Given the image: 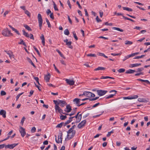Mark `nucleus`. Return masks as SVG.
<instances>
[{
    "mask_svg": "<svg viewBox=\"0 0 150 150\" xmlns=\"http://www.w3.org/2000/svg\"><path fill=\"white\" fill-rule=\"evenodd\" d=\"M76 131L75 130L71 129L70 128L67 132L68 134L67 137L65 138V140H69L72 138L75 135Z\"/></svg>",
    "mask_w": 150,
    "mask_h": 150,
    "instance_id": "nucleus-1",
    "label": "nucleus"
},
{
    "mask_svg": "<svg viewBox=\"0 0 150 150\" xmlns=\"http://www.w3.org/2000/svg\"><path fill=\"white\" fill-rule=\"evenodd\" d=\"M1 33L5 37H10L13 35V34L10 31L8 30L7 28L4 29L2 31Z\"/></svg>",
    "mask_w": 150,
    "mask_h": 150,
    "instance_id": "nucleus-2",
    "label": "nucleus"
},
{
    "mask_svg": "<svg viewBox=\"0 0 150 150\" xmlns=\"http://www.w3.org/2000/svg\"><path fill=\"white\" fill-rule=\"evenodd\" d=\"M62 135L63 134L60 131V132L59 133V135L58 136V140H57V137L56 136H55V141L57 143H62Z\"/></svg>",
    "mask_w": 150,
    "mask_h": 150,
    "instance_id": "nucleus-3",
    "label": "nucleus"
},
{
    "mask_svg": "<svg viewBox=\"0 0 150 150\" xmlns=\"http://www.w3.org/2000/svg\"><path fill=\"white\" fill-rule=\"evenodd\" d=\"M38 23L40 29H41L42 25L43 20L41 15L40 13L38 14Z\"/></svg>",
    "mask_w": 150,
    "mask_h": 150,
    "instance_id": "nucleus-4",
    "label": "nucleus"
},
{
    "mask_svg": "<svg viewBox=\"0 0 150 150\" xmlns=\"http://www.w3.org/2000/svg\"><path fill=\"white\" fill-rule=\"evenodd\" d=\"M83 95L88 98L94 97L95 96V95L94 93L89 91H84Z\"/></svg>",
    "mask_w": 150,
    "mask_h": 150,
    "instance_id": "nucleus-5",
    "label": "nucleus"
},
{
    "mask_svg": "<svg viewBox=\"0 0 150 150\" xmlns=\"http://www.w3.org/2000/svg\"><path fill=\"white\" fill-rule=\"evenodd\" d=\"M117 91L115 90H112L109 91L110 93H114L113 94H111L108 96H106L105 97V99H108L110 98H113L116 94Z\"/></svg>",
    "mask_w": 150,
    "mask_h": 150,
    "instance_id": "nucleus-6",
    "label": "nucleus"
},
{
    "mask_svg": "<svg viewBox=\"0 0 150 150\" xmlns=\"http://www.w3.org/2000/svg\"><path fill=\"white\" fill-rule=\"evenodd\" d=\"M97 92L98 95L100 96H101L105 94L107 91L105 90H97Z\"/></svg>",
    "mask_w": 150,
    "mask_h": 150,
    "instance_id": "nucleus-7",
    "label": "nucleus"
},
{
    "mask_svg": "<svg viewBox=\"0 0 150 150\" xmlns=\"http://www.w3.org/2000/svg\"><path fill=\"white\" fill-rule=\"evenodd\" d=\"M19 131L21 134V136L23 137L26 134V132L25 129L21 127H20Z\"/></svg>",
    "mask_w": 150,
    "mask_h": 150,
    "instance_id": "nucleus-8",
    "label": "nucleus"
},
{
    "mask_svg": "<svg viewBox=\"0 0 150 150\" xmlns=\"http://www.w3.org/2000/svg\"><path fill=\"white\" fill-rule=\"evenodd\" d=\"M64 42L66 43V45H67L69 48L71 49L73 48V46L71 45L72 42L71 41H68V40L66 39V40H64Z\"/></svg>",
    "mask_w": 150,
    "mask_h": 150,
    "instance_id": "nucleus-9",
    "label": "nucleus"
},
{
    "mask_svg": "<svg viewBox=\"0 0 150 150\" xmlns=\"http://www.w3.org/2000/svg\"><path fill=\"white\" fill-rule=\"evenodd\" d=\"M86 120H85L82 121L77 126L78 127L79 129H81L84 127L86 124Z\"/></svg>",
    "mask_w": 150,
    "mask_h": 150,
    "instance_id": "nucleus-10",
    "label": "nucleus"
},
{
    "mask_svg": "<svg viewBox=\"0 0 150 150\" xmlns=\"http://www.w3.org/2000/svg\"><path fill=\"white\" fill-rule=\"evenodd\" d=\"M18 144H8V145H6L5 146V149L9 148L10 149H13L14 147L17 146Z\"/></svg>",
    "mask_w": 150,
    "mask_h": 150,
    "instance_id": "nucleus-11",
    "label": "nucleus"
},
{
    "mask_svg": "<svg viewBox=\"0 0 150 150\" xmlns=\"http://www.w3.org/2000/svg\"><path fill=\"white\" fill-rule=\"evenodd\" d=\"M74 117L76 119V121H75V122L77 123L79 122L82 118V114H80L79 115V116L77 115H76L75 116H74Z\"/></svg>",
    "mask_w": 150,
    "mask_h": 150,
    "instance_id": "nucleus-12",
    "label": "nucleus"
},
{
    "mask_svg": "<svg viewBox=\"0 0 150 150\" xmlns=\"http://www.w3.org/2000/svg\"><path fill=\"white\" fill-rule=\"evenodd\" d=\"M58 104H60V106L62 107H63L67 104L66 102L64 100H59V103Z\"/></svg>",
    "mask_w": 150,
    "mask_h": 150,
    "instance_id": "nucleus-13",
    "label": "nucleus"
},
{
    "mask_svg": "<svg viewBox=\"0 0 150 150\" xmlns=\"http://www.w3.org/2000/svg\"><path fill=\"white\" fill-rule=\"evenodd\" d=\"M80 99L78 98H75L73 100V101L74 104L76 105L77 106L80 105Z\"/></svg>",
    "mask_w": 150,
    "mask_h": 150,
    "instance_id": "nucleus-14",
    "label": "nucleus"
},
{
    "mask_svg": "<svg viewBox=\"0 0 150 150\" xmlns=\"http://www.w3.org/2000/svg\"><path fill=\"white\" fill-rule=\"evenodd\" d=\"M50 77L51 75L49 73H48L47 74L45 75L44 76V79L46 82L49 81Z\"/></svg>",
    "mask_w": 150,
    "mask_h": 150,
    "instance_id": "nucleus-15",
    "label": "nucleus"
},
{
    "mask_svg": "<svg viewBox=\"0 0 150 150\" xmlns=\"http://www.w3.org/2000/svg\"><path fill=\"white\" fill-rule=\"evenodd\" d=\"M65 81L68 84L70 85H73L75 83L73 80H71L68 79H66Z\"/></svg>",
    "mask_w": 150,
    "mask_h": 150,
    "instance_id": "nucleus-16",
    "label": "nucleus"
},
{
    "mask_svg": "<svg viewBox=\"0 0 150 150\" xmlns=\"http://www.w3.org/2000/svg\"><path fill=\"white\" fill-rule=\"evenodd\" d=\"M55 108L56 111H57L59 113L61 114L63 113V110L62 109L60 108L59 107V105H55Z\"/></svg>",
    "mask_w": 150,
    "mask_h": 150,
    "instance_id": "nucleus-17",
    "label": "nucleus"
},
{
    "mask_svg": "<svg viewBox=\"0 0 150 150\" xmlns=\"http://www.w3.org/2000/svg\"><path fill=\"white\" fill-rule=\"evenodd\" d=\"M138 100L140 102H144V103H147L149 102V99H147L145 98H139L138 99Z\"/></svg>",
    "mask_w": 150,
    "mask_h": 150,
    "instance_id": "nucleus-18",
    "label": "nucleus"
},
{
    "mask_svg": "<svg viewBox=\"0 0 150 150\" xmlns=\"http://www.w3.org/2000/svg\"><path fill=\"white\" fill-rule=\"evenodd\" d=\"M6 111L4 110H1L0 111V115H2L3 117L4 118L6 117Z\"/></svg>",
    "mask_w": 150,
    "mask_h": 150,
    "instance_id": "nucleus-19",
    "label": "nucleus"
},
{
    "mask_svg": "<svg viewBox=\"0 0 150 150\" xmlns=\"http://www.w3.org/2000/svg\"><path fill=\"white\" fill-rule=\"evenodd\" d=\"M67 110H64V111L67 112H70L72 110L71 107L69 105H68L66 106Z\"/></svg>",
    "mask_w": 150,
    "mask_h": 150,
    "instance_id": "nucleus-20",
    "label": "nucleus"
},
{
    "mask_svg": "<svg viewBox=\"0 0 150 150\" xmlns=\"http://www.w3.org/2000/svg\"><path fill=\"white\" fill-rule=\"evenodd\" d=\"M8 26L10 27V28L13 31H14L16 33H17L18 35H20V34L19 33L18 31L16 29H15L14 28L12 27L11 25H8Z\"/></svg>",
    "mask_w": 150,
    "mask_h": 150,
    "instance_id": "nucleus-21",
    "label": "nucleus"
},
{
    "mask_svg": "<svg viewBox=\"0 0 150 150\" xmlns=\"http://www.w3.org/2000/svg\"><path fill=\"white\" fill-rule=\"evenodd\" d=\"M40 38L41 39L42 45L44 46L45 45V38L43 34L41 35V36L40 37Z\"/></svg>",
    "mask_w": 150,
    "mask_h": 150,
    "instance_id": "nucleus-22",
    "label": "nucleus"
},
{
    "mask_svg": "<svg viewBox=\"0 0 150 150\" xmlns=\"http://www.w3.org/2000/svg\"><path fill=\"white\" fill-rule=\"evenodd\" d=\"M134 72H136L135 70L130 69L126 71L125 73L126 74H133Z\"/></svg>",
    "mask_w": 150,
    "mask_h": 150,
    "instance_id": "nucleus-23",
    "label": "nucleus"
},
{
    "mask_svg": "<svg viewBox=\"0 0 150 150\" xmlns=\"http://www.w3.org/2000/svg\"><path fill=\"white\" fill-rule=\"evenodd\" d=\"M105 69V68L103 67H99L98 68L95 69L94 71H96L98 70H104Z\"/></svg>",
    "mask_w": 150,
    "mask_h": 150,
    "instance_id": "nucleus-24",
    "label": "nucleus"
},
{
    "mask_svg": "<svg viewBox=\"0 0 150 150\" xmlns=\"http://www.w3.org/2000/svg\"><path fill=\"white\" fill-rule=\"evenodd\" d=\"M27 60L28 61L29 63L31 64L34 67H36L35 66L34 64L33 63V62H32L31 60L29 57H28L27 58Z\"/></svg>",
    "mask_w": 150,
    "mask_h": 150,
    "instance_id": "nucleus-25",
    "label": "nucleus"
},
{
    "mask_svg": "<svg viewBox=\"0 0 150 150\" xmlns=\"http://www.w3.org/2000/svg\"><path fill=\"white\" fill-rule=\"evenodd\" d=\"M77 108H74L73 109V110L72 111V112L69 115L70 116H71L72 115H74L75 114V113H76V111Z\"/></svg>",
    "mask_w": 150,
    "mask_h": 150,
    "instance_id": "nucleus-26",
    "label": "nucleus"
},
{
    "mask_svg": "<svg viewBox=\"0 0 150 150\" xmlns=\"http://www.w3.org/2000/svg\"><path fill=\"white\" fill-rule=\"evenodd\" d=\"M20 40L21 42H18V44H20V45L23 44L25 47H26L27 46L26 45L25 43L24 42L23 40H22L21 39H20Z\"/></svg>",
    "mask_w": 150,
    "mask_h": 150,
    "instance_id": "nucleus-27",
    "label": "nucleus"
},
{
    "mask_svg": "<svg viewBox=\"0 0 150 150\" xmlns=\"http://www.w3.org/2000/svg\"><path fill=\"white\" fill-rule=\"evenodd\" d=\"M112 29L115 30H116L118 31H119L121 32H123V30L120 29L119 28L115 27H113L112 28Z\"/></svg>",
    "mask_w": 150,
    "mask_h": 150,
    "instance_id": "nucleus-28",
    "label": "nucleus"
},
{
    "mask_svg": "<svg viewBox=\"0 0 150 150\" xmlns=\"http://www.w3.org/2000/svg\"><path fill=\"white\" fill-rule=\"evenodd\" d=\"M141 65V64L140 63L133 64H131V67H135L140 66Z\"/></svg>",
    "mask_w": 150,
    "mask_h": 150,
    "instance_id": "nucleus-29",
    "label": "nucleus"
},
{
    "mask_svg": "<svg viewBox=\"0 0 150 150\" xmlns=\"http://www.w3.org/2000/svg\"><path fill=\"white\" fill-rule=\"evenodd\" d=\"M123 9L124 10H127L129 11H132V9L126 7H122Z\"/></svg>",
    "mask_w": 150,
    "mask_h": 150,
    "instance_id": "nucleus-30",
    "label": "nucleus"
},
{
    "mask_svg": "<svg viewBox=\"0 0 150 150\" xmlns=\"http://www.w3.org/2000/svg\"><path fill=\"white\" fill-rule=\"evenodd\" d=\"M22 32H23V35L25 37L28 38H29V34L27 33L24 30H23Z\"/></svg>",
    "mask_w": 150,
    "mask_h": 150,
    "instance_id": "nucleus-31",
    "label": "nucleus"
},
{
    "mask_svg": "<svg viewBox=\"0 0 150 150\" xmlns=\"http://www.w3.org/2000/svg\"><path fill=\"white\" fill-rule=\"evenodd\" d=\"M67 118V117L66 115H64L62 114L60 116V118L62 120H64Z\"/></svg>",
    "mask_w": 150,
    "mask_h": 150,
    "instance_id": "nucleus-32",
    "label": "nucleus"
},
{
    "mask_svg": "<svg viewBox=\"0 0 150 150\" xmlns=\"http://www.w3.org/2000/svg\"><path fill=\"white\" fill-rule=\"evenodd\" d=\"M62 125L64 126V122H61L60 123L58 124L56 126V128H60L62 127Z\"/></svg>",
    "mask_w": 150,
    "mask_h": 150,
    "instance_id": "nucleus-33",
    "label": "nucleus"
},
{
    "mask_svg": "<svg viewBox=\"0 0 150 150\" xmlns=\"http://www.w3.org/2000/svg\"><path fill=\"white\" fill-rule=\"evenodd\" d=\"M132 43H133V42H132L128 41V40H126L125 41V44L126 45H131L132 44Z\"/></svg>",
    "mask_w": 150,
    "mask_h": 150,
    "instance_id": "nucleus-34",
    "label": "nucleus"
},
{
    "mask_svg": "<svg viewBox=\"0 0 150 150\" xmlns=\"http://www.w3.org/2000/svg\"><path fill=\"white\" fill-rule=\"evenodd\" d=\"M64 34L66 35H68L69 34V32L68 29H65L64 31Z\"/></svg>",
    "mask_w": 150,
    "mask_h": 150,
    "instance_id": "nucleus-35",
    "label": "nucleus"
},
{
    "mask_svg": "<svg viewBox=\"0 0 150 150\" xmlns=\"http://www.w3.org/2000/svg\"><path fill=\"white\" fill-rule=\"evenodd\" d=\"M45 19L46 22H47V24L48 25V27L50 28L51 27V25L50 23L49 20L47 18H46Z\"/></svg>",
    "mask_w": 150,
    "mask_h": 150,
    "instance_id": "nucleus-36",
    "label": "nucleus"
},
{
    "mask_svg": "<svg viewBox=\"0 0 150 150\" xmlns=\"http://www.w3.org/2000/svg\"><path fill=\"white\" fill-rule=\"evenodd\" d=\"M52 2H53V5H54V10L55 11H58V9L57 8V6H56V4H55L54 1H52Z\"/></svg>",
    "mask_w": 150,
    "mask_h": 150,
    "instance_id": "nucleus-37",
    "label": "nucleus"
},
{
    "mask_svg": "<svg viewBox=\"0 0 150 150\" xmlns=\"http://www.w3.org/2000/svg\"><path fill=\"white\" fill-rule=\"evenodd\" d=\"M24 26L25 27V28L26 29H27L29 31H31V29L30 28V27L29 26H28V25H24Z\"/></svg>",
    "mask_w": 150,
    "mask_h": 150,
    "instance_id": "nucleus-38",
    "label": "nucleus"
},
{
    "mask_svg": "<svg viewBox=\"0 0 150 150\" xmlns=\"http://www.w3.org/2000/svg\"><path fill=\"white\" fill-rule=\"evenodd\" d=\"M87 56L88 57H96V56L95 54H88L87 55Z\"/></svg>",
    "mask_w": 150,
    "mask_h": 150,
    "instance_id": "nucleus-39",
    "label": "nucleus"
},
{
    "mask_svg": "<svg viewBox=\"0 0 150 150\" xmlns=\"http://www.w3.org/2000/svg\"><path fill=\"white\" fill-rule=\"evenodd\" d=\"M25 117H23L21 119V123L22 125H23L24 121H25Z\"/></svg>",
    "mask_w": 150,
    "mask_h": 150,
    "instance_id": "nucleus-40",
    "label": "nucleus"
},
{
    "mask_svg": "<svg viewBox=\"0 0 150 150\" xmlns=\"http://www.w3.org/2000/svg\"><path fill=\"white\" fill-rule=\"evenodd\" d=\"M118 71L119 73H122L125 71V69H120L118 70Z\"/></svg>",
    "mask_w": 150,
    "mask_h": 150,
    "instance_id": "nucleus-41",
    "label": "nucleus"
},
{
    "mask_svg": "<svg viewBox=\"0 0 150 150\" xmlns=\"http://www.w3.org/2000/svg\"><path fill=\"white\" fill-rule=\"evenodd\" d=\"M25 14H26L29 17H30V12L28 11V10H25Z\"/></svg>",
    "mask_w": 150,
    "mask_h": 150,
    "instance_id": "nucleus-42",
    "label": "nucleus"
},
{
    "mask_svg": "<svg viewBox=\"0 0 150 150\" xmlns=\"http://www.w3.org/2000/svg\"><path fill=\"white\" fill-rule=\"evenodd\" d=\"M113 130L112 129L111 131L110 132H108V134H107V137H109V136H110V135H111V133H113Z\"/></svg>",
    "mask_w": 150,
    "mask_h": 150,
    "instance_id": "nucleus-43",
    "label": "nucleus"
},
{
    "mask_svg": "<svg viewBox=\"0 0 150 150\" xmlns=\"http://www.w3.org/2000/svg\"><path fill=\"white\" fill-rule=\"evenodd\" d=\"M99 98V97H96L94 98H90L89 100L90 101L98 99Z\"/></svg>",
    "mask_w": 150,
    "mask_h": 150,
    "instance_id": "nucleus-44",
    "label": "nucleus"
},
{
    "mask_svg": "<svg viewBox=\"0 0 150 150\" xmlns=\"http://www.w3.org/2000/svg\"><path fill=\"white\" fill-rule=\"evenodd\" d=\"M56 51L58 52L61 57H64V55L63 54H62L61 52L58 49L56 50Z\"/></svg>",
    "mask_w": 150,
    "mask_h": 150,
    "instance_id": "nucleus-45",
    "label": "nucleus"
},
{
    "mask_svg": "<svg viewBox=\"0 0 150 150\" xmlns=\"http://www.w3.org/2000/svg\"><path fill=\"white\" fill-rule=\"evenodd\" d=\"M34 79L35 80V81H37V83H38V84L39 85H40V84L39 82V78L38 77H34Z\"/></svg>",
    "mask_w": 150,
    "mask_h": 150,
    "instance_id": "nucleus-46",
    "label": "nucleus"
},
{
    "mask_svg": "<svg viewBox=\"0 0 150 150\" xmlns=\"http://www.w3.org/2000/svg\"><path fill=\"white\" fill-rule=\"evenodd\" d=\"M6 94V92L4 91H1V96H3Z\"/></svg>",
    "mask_w": 150,
    "mask_h": 150,
    "instance_id": "nucleus-47",
    "label": "nucleus"
},
{
    "mask_svg": "<svg viewBox=\"0 0 150 150\" xmlns=\"http://www.w3.org/2000/svg\"><path fill=\"white\" fill-rule=\"evenodd\" d=\"M23 93V92L21 93H20L19 94H18L16 96V100H18L20 96L22 95Z\"/></svg>",
    "mask_w": 150,
    "mask_h": 150,
    "instance_id": "nucleus-48",
    "label": "nucleus"
},
{
    "mask_svg": "<svg viewBox=\"0 0 150 150\" xmlns=\"http://www.w3.org/2000/svg\"><path fill=\"white\" fill-rule=\"evenodd\" d=\"M73 34L74 35V37L75 39L77 40H78V38L77 37L76 34L74 31L73 32Z\"/></svg>",
    "mask_w": 150,
    "mask_h": 150,
    "instance_id": "nucleus-49",
    "label": "nucleus"
},
{
    "mask_svg": "<svg viewBox=\"0 0 150 150\" xmlns=\"http://www.w3.org/2000/svg\"><path fill=\"white\" fill-rule=\"evenodd\" d=\"M10 11H6L4 14V17H5L6 16V15L9 13Z\"/></svg>",
    "mask_w": 150,
    "mask_h": 150,
    "instance_id": "nucleus-50",
    "label": "nucleus"
},
{
    "mask_svg": "<svg viewBox=\"0 0 150 150\" xmlns=\"http://www.w3.org/2000/svg\"><path fill=\"white\" fill-rule=\"evenodd\" d=\"M71 122V121L70 120H67L65 123L64 122V126H65L66 125L68 124H69Z\"/></svg>",
    "mask_w": 150,
    "mask_h": 150,
    "instance_id": "nucleus-51",
    "label": "nucleus"
},
{
    "mask_svg": "<svg viewBox=\"0 0 150 150\" xmlns=\"http://www.w3.org/2000/svg\"><path fill=\"white\" fill-rule=\"evenodd\" d=\"M33 48H34V49L36 51V52H37V54H38V55H40V52H39V51L37 49V48H36V47H35V46H33Z\"/></svg>",
    "mask_w": 150,
    "mask_h": 150,
    "instance_id": "nucleus-52",
    "label": "nucleus"
},
{
    "mask_svg": "<svg viewBox=\"0 0 150 150\" xmlns=\"http://www.w3.org/2000/svg\"><path fill=\"white\" fill-rule=\"evenodd\" d=\"M36 131V128L35 127H33L31 130V132L32 133Z\"/></svg>",
    "mask_w": 150,
    "mask_h": 150,
    "instance_id": "nucleus-53",
    "label": "nucleus"
},
{
    "mask_svg": "<svg viewBox=\"0 0 150 150\" xmlns=\"http://www.w3.org/2000/svg\"><path fill=\"white\" fill-rule=\"evenodd\" d=\"M96 20L98 23L101 21V20L99 18L98 16H97L96 18Z\"/></svg>",
    "mask_w": 150,
    "mask_h": 150,
    "instance_id": "nucleus-54",
    "label": "nucleus"
},
{
    "mask_svg": "<svg viewBox=\"0 0 150 150\" xmlns=\"http://www.w3.org/2000/svg\"><path fill=\"white\" fill-rule=\"evenodd\" d=\"M144 73L143 72H140L138 73H137L135 74V76H138L140 75H143Z\"/></svg>",
    "mask_w": 150,
    "mask_h": 150,
    "instance_id": "nucleus-55",
    "label": "nucleus"
},
{
    "mask_svg": "<svg viewBox=\"0 0 150 150\" xmlns=\"http://www.w3.org/2000/svg\"><path fill=\"white\" fill-rule=\"evenodd\" d=\"M29 38H30V39H32L33 40H34V39L33 37V35L32 34H30L29 35Z\"/></svg>",
    "mask_w": 150,
    "mask_h": 150,
    "instance_id": "nucleus-56",
    "label": "nucleus"
},
{
    "mask_svg": "<svg viewBox=\"0 0 150 150\" xmlns=\"http://www.w3.org/2000/svg\"><path fill=\"white\" fill-rule=\"evenodd\" d=\"M130 57L129 56V55H128L126 56H125V57L124 58V59H123V61H125L127 59H128V58H129Z\"/></svg>",
    "mask_w": 150,
    "mask_h": 150,
    "instance_id": "nucleus-57",
    "label": "nucleus"
},
{
    "mask_svg": "<svg viewBox=\"0 0 150 150\" xmlns=\"http://www.w3.org/2000/svg\"><path fill=\"white\" fill-rule=\"evenodd\" d=\"M67 4L68 5L69 8L71 9V5L70 4V2L69 0H67Z\"/></svg>",
    "mask_w": 150,
    "mask_h": 150,
    "instance_id": "nucleus-58",
    "label": "nucleus"
},
{
    "mask_svg": "<svg viewBox=\"0 0 150 150\" xmlns=\"http://www.w3.org/2000/svg\"><path fill=\"white\" fill-rule=\"evenodd\" d=\"M53 66H54V69H55V70L57 71L58 73H60V71L58 70V69L56 67V66H55V65L54 64H53Z\"/></svg>",
    "mask_w": 150,
    "mask_h": 150,
    "instance_id": "nucleus-59",
    "label": "nucleus"
},
{
    "mask_svg": "<svg viewBox=\"0 0 150 150\" xmlns=\"http://www.w3.org/2000/svg\"><path fill=\"white\" fill-rule=\"evenodd\" d=\"M67 17L69 22L71 24H72V22L69 15L67 16Z\"/></svg>",
    "mask_w": 150,
    "mask_h": 150,
    "instance_id": "nucleus-60",
    "label": "nucleus"
},
{
    "mask_svg": "<svg viewBox=\"0 0 150 150\" xmlns=\"http://www.w3.org/2000/svg\"><path fill=\"white\" fill-rule=\"evenodd\" d=\"M35 83V86L39 90V91H41V89H40V87L39 86H38V85H37L35 83Z\"/></svg>",
    "mask_w": 150,
    "mask_h": 150,
    "instance_id": "nucleus-61",
    "label": "nucleus"
},
{
    "mask_svg": "<svg viewBox=\"0 0 150 150\" xmlns=\"http://www.w3.org/2000/svg\"><path fill=\"white\" fill-rule=\"evenodd\" d=\"M53 101L54 103V104H55V105H59L57 104L58 103H59V100L58 101L57 100H53Z\"/></svg>",
    "mask_w": 150,
    "mask_h": 150,
    "instance_id": "nucleus-62",
    "label": "nucleus"
},
{
    "mask_svg": "<svg viewBox=\"0 0 150 150\" xmlns=\"http://www.w3.org/2000/svg\"><path fill=\"white\" fill-rule=\"evenodd\" d=\"M34 93V91L33 90H31L30 91V95H29L28 96L29 97H30Z\"/></svg>",
    "mask_w": 150,
    "mask_h": 150,
    "instance_id": "nucleus-63",
    "label": "nucleus"
},
{
    "mask_svg": "<svg viewBox=\"0 0 150 150\" xmlns=\"http://www.w3.org/2000/svg\"><path fill=\"white\" fill-rule=\"evenodd\" d=\"M100 104V103H98L95 105H94L93 106L92 108H94L97 107Z\"/></svg>",
    "mask_w": 150,
    "mask_h": 150,
    "instance_id": "nucleus-64",
    "label": "nucleus"
}]
</instances>
